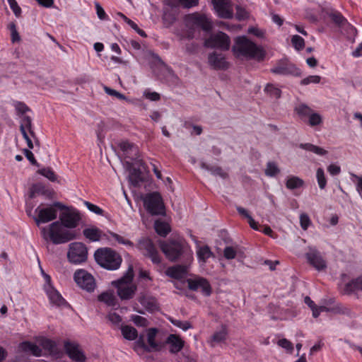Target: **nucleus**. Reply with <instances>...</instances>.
<instances>
[{"label":"nucleus","instance_id":"6ab92c4d","mask_svg":"<svg viewBox=\"0 0 362 362\" xmlns=\"http://www.w3.org/2000/svg\"><path fill=\"white\" fill-rule=\"evenodd\" d=\"M208 63L215 70H226L230 65L229 62L226 61L225 55L216 52L209 54Z\"/></svg>","mask_w":362,"mask_h":362},{"label":"nucleus","instance_id":"052dcab7","mask_svg":"<svg viewBox=\"0 0 362 362\" xmlns=\"http://www.w3.org/2000/svg\"><path fill=\"white\" fill-rule=\"evenodd\" d=\"M183 8H190L196 6L199 4V0H177Z\"/></svg>","mask_w":362,"mask_h":362},{"label":"nucleus","instance_id":"09e8293b","mask_svg":"<svg viewBox=\"0 0 362 362\" xmlns=\"http://www.w3.org/2000/svg\"><path fill=\"white\" fill-rule=\"evenodd\" d=\"M42 346L45 349L47 350L51 354H54L57 349L55 342L48 339L42 340Z\"/></svg>","mask_w":362,"mask_h":362},{"label":"nucleus","instance_id":"6e6552de","mask_svg":"<svg viewBox=\"0 0 362 362\" xmlns=\"http://www.w3.org/2000/svg\"><path fill=\"white\" fill-rule=\"evenodd\" d=\"M144 205L151 215H164L165 206L162 197L158 192L146 194L144 198Z\"/></svg>","mask_w":362,"mask_h":362},{"label":"nucleus","instance_id":"c756f323","mask_svg":"<svg viewBox=\"0 0 362 362\" xmlns=\"http://www.w3.org/2000/svg\"><path fill=\"white\" fill-rule=\"evenodd\" d=\"M298 147L307 151L313 152L319 156H325L327 151L324 148L310 143L300 144Z\"/></svg>","mask_w":362,"mask_h":362},{"label":"nucleus","instance_id":"aec40b11","mask_svg":"<svg viewBox=\"0 0 362 362\" xmlns=\"http://www.w3.org/2000/svg\"><path fill=\"white\" fill-rule=\"evenodd\" d=\"M308 262L317 271H322L327 268V262L316 250H311L306 254Z\"/></svg>","mask_w":362,"mask_h":362},{"label":"nucleus","instance_id":"2eb2a0df","mask_svg":"<svg viewBox=\"0 0 362 362\" xmlns=\"http://www.w3.org/2000/svg\"><path fill=\"white\" fill-rule=\"evenodd\" d=\"M211 2L220 18L225 19L233 18V11L230 0H211Z\"/></svg>","mask_w":362,"mask_h":362},{"label":"nucleus","instance_id":"cd10ccee","mask_svg":"<svg viewBox=\"0 0 362 362\" xmlns=\"http://www.w3.org/2000/svg\"><path fill=\"white\" fill-rule=\"evenodd\" d=\"M121 332L124 339L132 341L136 340L139 335H138L137 330L129 325H124L121 327Z\"/></svg>","mask_w":362,"mask_h":362},{"label":"nucleus","instance_id":"7ed1b4c3","mask_svg":"<svg viewBox=\"0 0 362 362\" xmlns=\"http://www.w3.org/2000/svg\"><path fill=\"white\" fill-rule=\"evenodd\" d=\"M95 262L103 268L107 270L117 269L122 262L119 253L110 247H101L94 253Z\"/></svg>","mask_w":362,"mask_h":362},{"label":"nucleus","instance_id":"79ce46f5","mask_svg":"<svg viewBox=\"0 0 362 362\" xmlns=\"http://www.w3.org/2000/svg\"><path fill=\"white\" fill-rule=\"evenodd\" d=\"M280 172L279 168L274 162H268L265 169V175L269 177H274Z\"/></svg>","mask_w":362,"mask_h":362},{"label":"nucleus","instance_id":"72a5a7b5","mask_svg":"<svg viewBox=\"0 0 362 362\" xmlns=\"http://www.w3.org/2000/svg\"><path fill=\"white\" fill-rule=\"evenodd\" d=\"M98 299L99 301L105 303L108 306H115L117 304V299L112 293H102L98 296Z\"/></svg>","mask_w":362,"mask_h":362},{"label":"nucleus","instance_id":"bb28decb","mask_svg":"<svg viewBox=\"0 0 362 362\" xmlns=\"http://www.w3.org/2000/svg\"><path fill=\"white\" fill-rule=\"evenodd\" d=\"M50 303L57 306H62L66 303L61 294L54 288H51L47 291Z\"/></svg>","mask_w":362,"mask_h":362},{"label":"nucleus","instance_id":"1a4fd4ad","mask_svg":"<svg viewBox=\"0 0 362 362\" xmlns=\"http://www.w3.org/2000/svg\"><path fill=\"white\" fill-rule=\"evenodd\" d=\"M68 260L74 264L86 262L88 259V248L81 242L71 243L69 245L67 252Z\"/></svg>","mask_w":362,"mask_h":362},{"label":"nucleus","instance_id":"0e129e2a","mask_svg":"<svg viewBox=\"0 0 362 362\" xmlns=\"http://www.w3.org/2000/svg\"><path fill=\"white\" fill-rule=\"evenodd\" d=\"M202 168H206V170H211V173L214 175H220L222 177H224L226 176V173L224 172H223L221 168H220V167L209 168L205 164H202Z\"/></svg>","mask_w":362,"mask_h":362},{"label":"nucleus","instance_id":"e2e57ef3","mask_svg":"<svg viewBox=\"0 0 362 362\" xmlns=\"http://www.w3.org/2000/svg\"><path fill=\"white\" fill-rule=\"evenodd\" d=\"M132 320L134 322V323L137 326H146L147 320L140 315H134L132 316Z\"/></svg>","mask_w":362,"mask_h":362},{"label":"nucleus","instance_id":"c9c22d12","mask_svg":"<svg viewBox=\"0 0 362 362\" xmlns=\"http://www.w3.org/2000/svg\"><path fill=\"white\" fill-rule=\"evenodd\" d=\"M304 184V181L298 177L291 176L288 177L286 182V186L289 189L300 188Z\"/></svg>","mask_w":362,"mask_h":362},{"label":"nucleus","instance_id":"473e14b6","mask_svg":"<svg viewBox=\"0 0 362 362\" xmlns=\"http://www.w3.org/2000/svg\"><path fill=\"white\" fill-rule=\"evenodd\" d=\"M197 255L199 261L206 262V260L213 257L214 254L208 245L199 247L197 251Z\"/></svg>","mask_w":362,"mask_h":362},{"label":"nucleus","instance_id":"9b49d317","mask_svg":"<svg viewBox=\"0 0 362 362\" xmlns=\"http://www.w3.org/2000/svg\"><path fill=\"white\" fill-rule=\"evenodd\" d=\"M74 279L76 284L88 292H92L95 288V281L93 276L83 269H78L75 272Z\"/></svg>","mask_w":362,"mask_h":362},{"label":"nucleus","instance_id":"a18cd8bd","mask_svg":"<svg viewBox=\"0 0 362 362\" xmlns=\"http://www.w3.org/2000/svg\"><path fill=\"white\" fill-rule=\"evenodd\" d=\"M15 109L16 110V113L19 116H24V115L30 110V109L27 106L25 103L23 102L16 101L13 103Z\"/></svg>","mask_w":362,"mask_h":362},{"label":"nucleus","instance_id":"a19ab883","mask_svg":"<svg viewBox=\"0 0 362 362\" xmlns=\"http://www.w3.org/2000/svg\"><path fill=\"white\" fill-rule=\"evenodd\" d=\"M37 173L47 177L49 180L54 182L57 180V175L51 168H43L37 170Z\"/></svg>","mask_w":362,"mask_h":362},{"label":"nucleus","instance_id":"4c0bfd02","mask_svg":"<svg viewBox=\"0 0 362 362\" xmlns=\"http://www.w3.org/2000/svg\"><path fill=\"white\" fill-rule=\"evenodd\" d=\"M118 16H119L132 29H134L140 36L143 37H146L147 35L146 33L140 29L137 24L134 23L133 21L127 18L124 14L122 13H118Z\"/></svg>","mask_w":362,"mask_h":362},{"label":"nucleus","instance_id":"6e6d98bb","mask_svg":"<svg viewBox=\"0 0 362 362\" xmlns=\"http://www.w3.org/2000/svg\"><path fill=\"white\" fill-rule=\"evenodd\" d=\"M300 223L303 230H307L311 223V221L308 214L303 213L300 215Z\"/></svg>","mask_w":362,"mask_h":362},{"label":"nucleus","instance_id":"3c124183","mask_svg":"<svg viewBox=\"0 0 362 362\" xmlns=\"http://www.w3.org/2000/svg\"><path fill=\"white\" fill-rule=\"evenodd\" d=\"M104 90L109 95L115 96L119 100H129L128 98L124 94L114 89H112L107 86H104Z\"/></svg>","mask_w":362,"mask_h":362},{"label":"nucleus","instance_id":"de8ad7c7","mask_svg":"<svg viewBox=\"0 0 362 362\" xmlns=\"http://www.w3.org/2000/svg\"><path fill=\"white\" fill-rule=\"evenodd\" d=\"M291 42L293 46L297 50H301L305 46V41L303 37L298 35H295L291 38Z\"/></svg>","mask_w":362,"mask_h":362},{"label":"nucleus","instance_id":"7c9ffc66","mask_svg":"<svg viewBox=\"0 0 362 362\" xmlns=\"http://www.w3.org/2000/svg\"><path fill=\"white\" fill-rule=\"evenodd\" d=\"M129 181L134 187H138L144 181L142 173L139 168H132L129 175Z\"/></svg>","mask_w":362,"mask_h":362},{"label":"nucleus","instance_id":"f03ea898","mask_svg":"<svg viewBox=\"0 0 362 362\" xmlns=\"http://www.w3.org/2000/svg\"><path fill=\"white\" fill-rule=\"evenodd\" d=\"M232 52L235 57H245L247 59L262 61L266 55L262 47L257 45L246 36H238L235 39Z\"/></svg>","mask_w":362,"mask_h":362},{"label":"nucleus","instance_id":"58836bf2","mask_svg":"<svg viewBox=\"0 0 362 362\" xmlns=\"http://www.w3.org/2000/svg\"><path fill=\"white\" fill-rule=\"evenodd\" d=\"M264 91L270 97L274 98L275 99H279L281 96V90L272 83L267 84V86L264 88Z\"/></svg>","mask_w":362,"mask_h":362},{"label":"nucleus","instance_id":"b1692460","mask_svg":"<svg viewBox=\"0 0 362 362\" xmlns=\"http://www.w3.org/2000/svg\"><path fill=\"white\" fill-rule=\"evenodd\" d=\"M187 273V269L185 266L182 265H176L173 267H170L167 269L165 274L167 276L175 279H182L185 277Z\"/></svg>","mask_w":362,"mask_h":362},{"label":"nucleus","instance_id":"37998d69","mask_svg":"<svg viewBox=\"0 0 362 362\" xmlns=\"http://www.w3.org/2000/svg\"><path fill=\"white\" fill-rule=\"evenodd\" d=\"M316 177L317 180V183L319 187L321 189H324L327 185V180L325 175L324 170L321 168H319L316 172Z\"/></svg>","mask_w":362,"mask_h":362},{"label":"nucleus","instance_id":"f3484780","mask_svg":"<svg viewBox=\"0 0 362 362\" xmlns=\"http://www.w3.org/2000/svg\"><path fill=\"white\" fill-rule=\"evenodd\" d=\"M329 17L337 26L346 30L348 35H356V29L347 21L341 13L338 11L332 12L329 14Z\"/></svg>","mask_w":362,"mask_h":362},{"label":"nucleus","instance_id":"2f4dec72","mask_svg":"<svg viewBox=\"0 0 362 362\" xmlns=\"http://www.w3.org/2000/svg\"><path fill=\"white\" fill-rule=\"evenodd\" d=\"M156 232L162 237H165L170 231L168 223L161 221H156L154 223Z\"/></svg>","mask_w":362,"mask_h":362},{"label":"nucleus","instance_id":"4be33fe9","mask_svg":"<svg viewBox=\"0 0 362 362\" xmlns=\"http://www.w3.org/2000/svg\"><path fill=\"white\" fill-rule=\"evenodd\" d=\"M119 146L132 160H136L139 157L138 148L134 144L128 141H123L119 144Z\"/></svg>","mask_w":362,"mask_h":362},{"label":"nucleus","instance_id":"680f3d73","mask_svg":"<svg viewBox=\"0 0 362 362\" xmlns=\"http://www.w3.org/2000/svg\"><path fill=\"white\" fill-rule=\"evenodd\" d=\"M278 345L286 350L291 352L293 349L292 344L286 339H279L277 342Z\"/></svg>","mask_w":362,"mask_h":362},{"label":"nucleus","instance_id":"f8f14e48","mask_svg":"<svg viewBox=\"0 0 362 362\" xmlns=\"http://www.w3.org/2000/svg\"><path fill=\"white\" fill-rule=\"evenodd\" d=\"M160 247L162 252L170 261H175L183 252V245L176 240H172L168 243L161 242Z\"/></svg>","mask_w":362,"mask_h":362},{"label":"nucleus","instance_id":"603ef678","mask_svg":"<svg viewBox=\"0 0 362 362\" xmlns=\"http://www.w3.org/2000/svg\"><path fill=\"white\" fill-rule=\"evenodd\" d=\"M321 77L317 75L309 76L300 81V85L307 86L310 83H319L320 82Z\"/></svg>","mask_w":362,"mask_h":362},{"label":"nucleus","instance_id":"0eeeda50","mask_svg":"<svg viewBox=\"0 0 362 362\" xmlns=\"http://www.w3.org/2000/svg\"><path fill=\"white\" fill-rule=\"evenodd\" d=\"M136 248L144 257L149 258L153 264H159L161 262L158 250L149 238L144 237L139 239Z\"/></svg>","mask_w":362,"mask_h":362},{"label":"nucleus","instance_id":"774afa93","mask_svg":"<svg viewBox=\"0 0 362 362\" xmlns=\"http://www.w3.org/2000/svg\"><path fill=\"white\" fill-rule=\"evenodd\" d=\"M109 320L115 325H118L122 322V317L117 313H113L108 315Z\"/></svg>","mask_w":362,"mask_h":362},{"label":"nucleus","instance_id":"5701e85b","mask_svg":"<svg viewBox=\"0 0 362 362\" xmlns=\"http://www.w3.org/2000/svg\"><path fill=\"white\" fill-rule=\"evenodd\" d=\"M139 302L148 312L153 313L159 310V304L156 298L151 296H142Z\"/></svg>","mask_w":362,"mask_h":362},{"label":"nucleus","instance_id":"69168bd1","mask_svg":"<svg viewBox=\"0 0 362 362\" xmlns=\"http://www.w3.org/2000/svg\"><path fill=\"white\" fill-rule=\"evenodd\" d=\"M8 2L9 4V6L12 11H13L14 14L16 16H19L21 13V8L18 5L16 0H8Z\"/></svg>","mask_w":362,"mask_h":362},{"label":"nucleus","instance_id":"c03bdc74","mask_svg":"<svg viewBox=\"0 0 362 362\" xmlns=\"http://www.w3.org/2000/svg\"><path fill=\"white\" fill-rule=\"evenodd\" d=\"M110 235L119 244H122V245L129 246L132 248H133L134 247V243L131 240L124 238L123 236H122L116 233L110 232Z\"/></svg>","mask_w":362,"mask_h":362},{"label":"nucleus","instance_id":"bf43d9fd","mask_svg":"<svg viewBox=\"0 0 362 362\" xmlns=\"http://www.w3.org/2000/svg\"><path fill=\"white\" fill-rule=\"evenodd\" d=\"M23 152L25 155V156L27 158V159L31 163L32 165L35 166H39V163L35 158V156L31 151L27 148H24L23 150Z\"/></svg>","mask_w":362,"mask_h":362},{"label":"nucleus","instance_id":"13d9d810","mask_svg":"<svg viewBox=\"0 0 362 362\" xmlns=\"http://www.w3.org/2000/svg\"><path fill=\"white\" fill-rule=\"evenodd\" d=\"M223 255L227 259H233L236 256V251L233 247L228 246L224 249Z\"/></svg>","mask_w":362,"mask_h":362},{"label":"nucleus","instance_id":"e433bc0d","mask_svg":"<svg viewBox=\"0 0 362 362\" xmlns=\"http://www.w3.org/2000/svg\"><path fill=\"white\" fill-rule=\"evenodd\" d=\"M226 329L223 327L220 331L215 332L211 337V345L215 346V344L221 343L226 340L227 337Z\"/></svg>","mask_w":362,"mask_h":362},{"label":"nucleus","instance_id":"423d86ee","mask_svg":"<svg viewBox=\"0 0 362 362\" xmlns=\"http://www.w3.org/2000/svg\"><path fill=\"white\" fill-rule=\"evenodd\" d=\"M63 208H65V205L59 202H54L46 207L38 206L35 209V212L37 213V216L35 217L36 223L39 225L55 220L57 217V210H62Z\"/></svg>","mask_w":362,"mask_h":362},{"label":"nucleus","instance_id":"8fccbe9b","mask_svg":"<svg viewBox=\"0 0 362 362\" xmlns=\"http://www.w3.org/2000/svg\"><path fill=\"white\" fill-rule=\"evenodd\" d=\"M308 117V124L311 127L319 125L322 122L321 116L317 112H313Z\"/></svg>","mask_w":362,"mask_h":362},{"label":"nucleus","instance_id":"4468645a","mask_svg":"<svg viewBox=\"0 0 362 362\" xmlns=\"http://www.w3.org/2000/svg\"><path fill=\"white\" fill-rule=\"evenodd\" d=\"M185 21L187 24H192L203 30L209 32L212 29V23L204 14L194 13L186 16Z\"/></svg>","mask_w":362,"mask_h":362},{"label":"nucleus","instance_id":"338daca9","mask_svg":"<svg viewBox=\"0 0 362 362\" xmlns=\"http://www.w3.org/2000/svg\"><path fill=\"white\" fill-rule=\"evenodd\" d=\"M327 170L330 175H337L340 173L341 168L339 166H338L337 165L331 164L327 167Z\"/></svg>","mask_w":362,"mask_h":362},{"label":"nucleus","instance_id":"412c9836","mask_svg":"<svg viewBox=\"0 0 362 362\" xmlns=\"http://www.w3.org/2000/svg\"><path fill=\"white\" fill-rule=\"evenodd\" d=\"M170 345L169 351L172 354H177L184 347L185 341L177 334H170L165 341Z\"/></svg>","mask_w":362,"mask_h":362},{"label":"nucleus","instance_id":"ea45409f","mask_svg":"<svg viewBox=\"0 0 362 362\" xmlns=\"http://www.w3.org/2000/svg\"><path fill=\"white\" fill-rule=\"evenodd\" d=\"M295 112L303 119L309 117L313 112V110L305 104H300L295 108Z\"/></svg>","mask_w":362,"mask_h":362},{"label":"nucleus","instance_id":"5fc2aeb1","mask_svg":"<svg viewBox=\"0 0 362 362\" xmlns=\"http://www.w3.org/2000/svg\"><path fill=\"white\" fill-rule=\"evenodd\" d=\"M235 17L238 21L245 20L249 17L247 11L240 6H237Z\"/></svg>","mask_w":362,"mask_h":362},{"label":"nucleus","instance_id":"864d4df0","mask_svg":"<svg viewBox=\"0 0 362 362\" xmlns=\"http://www.w3.org/2000/svg\"><path fill=\"white\" fill-rule=\"evenodd\" d=\"M352 181L356 183V190L362 198V176L351 173Z\"/></svg>","mask_w":362,"mask_h":362},{"label":"nucleus","instance_id":"c85d7f7f","mask_svg":"<svg viewBox=\"0 0 362 362\" xmlns=\"http://www.w3.org/2000/svg\"><path fill=\"white\" fill-rule=\"evenodd\" d=\"M83 234L87 239L95 242L100 240L102 231L98 228H88L83 230Z\"/></svg>","mask_w":362,"mask_h":362},{"label":"nucleus","instance_id":"a211bd4d","mask_svg":"<svg viewBox=\"0 0 362 362\" xmlns=\"http://www.w3.org/2000/svg\"><path fill=\"white\" fill-rule=\"evenodd\" d=\"M188 288L194 291L200 290L202 293L206 296L211 293V287L209 282L203 277H198L195 279H188L187 280Z\"/></svg>","mask_w":362,"mask_h":362},{"label":"nucleus","instance_id":"393cba45","mask_svg":"<svg viewBox=\"0 0 362 362\" xmlns=\"http://www.w3.org/2000/svg\"><path fill=\"white\" fill-rule=\"evenodd\" d=\"M359 291H362V276L352 279L344 286V292L347 294Z\"/></svg>","mask_w":362,"mask_h":362},{"label":"nucleus","instance_id":"20e7f679","mask_svg":"<svg viewBox=\"0 0 362 362\" xmlns=\"http://www.w3.org/2000/svg\"><path fill=\"white\" fill-rule=\"evenodd\" d=\"M133 278V267L129 266L123 276L112 282L121 300H129L134 297L137 287L136 285L131 284Z\"/></svg>","mask_w":362,"mask_h":362},{"label":"nucleus","instance_id":"dca6fc26","mask_svg":"<svg viewBox=\"0 0 362 362\" xmlns=\"http://www.w3.org/2000/svg\"><path fill=\"white\" fill-rule=\"evenodd\" d=\"M64 350L68 356L75 362H85L86 356L76 342L64 341Z\"/></svg>","mask_w":362,"mask_h":362},{"label":"nucleus","instance_id":"9d476101","mask_svg":"<svg viewBox=\"0 0 362 362\" xmlns=\"http://www.w3.org/2000/svg\"><path fill=\"white\" fill-rule=\"evenodd\" d=\"M206 47L218 49L223 51L228 50L230 46V39L229 36L222 32L218 31L211 34L204 42Z\"/></svg>","mask_w":362,"mask_h":362},{"label":"nucleus","instance_id":"49530a36","mask_svg":"<svg viewBox=\"0 0 362 362\" xmlns=\"http://www.w3.org/2000/svg\"><path fill=\"white\" fill-rule=\"evenodd\" d=\"M170 321L174 326L182 329L184 331H187L192 327L191 323L188 321H181L173 318H170Z\"/></svg>","mask_w":362,"mask_h":362},{"label":"nucleus","instance_id":"f704fd0d","mask_svg":"<svg viewBox=\"0 0 362 362\" xmlns=\"http://www.w3.org/2000/svg\"><path fill=\"white\" fill-rule=\"evenodd\" d=\"M22 129H23V131H26V132H27V130H28V132H30V134L32 136H35V133H34L33 130L32 129V119H31L30 117L27 116V115L22 116L21 119V125H20L21 132H22Z\"/></svg>","mask_w":362,"mask_h":362},{"label":"nucleus","instance_id":"ddd939ff","mask_svg":"<svg viewBox=\"0 0 362 362\" xmlns=\"http://www.w3.org/2000/svg\"><path fill=\"white\" fill-rule=\"evenodd\" d=\"M271 72L274 74L293 76H300L301 71L294 64L290 63L287 60H280L271 69Z\"/></svg>","mask_w":362,"mask_h":362},{"label":"nucleus","instance_id":"f257e3e1","mask_svg":"<svg viewBox=\"0 0 362 362\" xmlns=\"http://www.w3.org/2000/svg\"><path fill=\"white\" fill-rule=\"evenodd\" d=\"M59 214V221H54L49 225V238L56 245L63 244L76 238L74 231L66 228H76L81 220L80 212L74 207L65 205Z\"/></svg>","mask_w":362,"mask_h":362},{"label":"nucleus","instance_id":"4d7b16f0","mask_svg":"<svg viewBox=\"0 0 362 362\" xmlns=\"http://www.w3.org/2000/svg\"><path fill=\"white\" fill-rule=\"evenodd\" d=\"M84 204L86 206V207L90 210V211L95 213L98 215H103L104 211L98 206L97 205H95L89 202L85 201Z\"/></svg>","mask_w":362,"mask_h":362},{"label":"nucleus","instance_id":"a878e982","mask_svg":"<svg viewBox=\"0 0 362 362\" xmlns=\"http://www.w3.org/2000/svg\"><path fill=\"white\" fill-rule=\"evenodd\" d=\"M20 348L25 352H30L35 356L42 355V349L37 344L30 341H23L20 344Z\"/></svg>","mask_w":362,"mask_h":362},{"label":"nucleus","instance_id":"39448f33","mask_svg":"<svg viewBox=\"0 0 362 362\" xmlns=\"http://www.w3.org/2000/svg\"><path fill=\"white\" fill-rule=\"evenodd\" d=\"M158 332L157 328H149L146 330L147 344L145 343V334H139L134 342L133 349L138 354H139L140 349L147 353L160 351L162 345L156 341Z\"/></svg>","mask_w":362,"mask_h":362}]
</instances>
